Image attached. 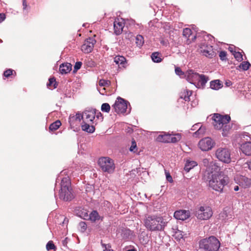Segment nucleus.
Wrapping results in <instances>:
<instances>
[{"mask_svg": "<svg viewBox=\"0 0 251 251\" xmlns=\"http://www.w3.org/2000/svg\"><path fill=\"white\" fill-rule=\"evenodd\" d=\"M208 185L213 190L222 192L225 186L228 183V178L219 172H211L208 176Z\"/></svg>", "mask_w": 251, "mask_h": 251, "instance_id": "nucleus-1", "label": "nucleus"}, {"mask_svg": "<svg viewBox=\"0 0 251 251\" xmlns=\"http://www.w3.org/2000/svg\"><path fill=\"white\" fill-rule=\"evenodd\" d=\"M144 223L146 228L151 231H162L166 226L163 218L156 215L146 216Z\"/></svg>", "mask_w": 251, "mask_h": 251, "instance_id": "nucleus-2", "label": "nucleus"}, {"mask_svg": "<svg viewBox=\"0 0 251 251\" xmlns=\"http://www.w3.org/2000/svg\"><path fill=\"white\" fill-rule=\"evenodd\" d=\"M58 176L56 180L61 181V189L59 192V198L65 201H71L73 198L72 189L71 186L70 179L68 176L59 178Z\"/></svg>", "mask_w": 251, "mask_h": 251, "instance_id": "nucleus-3", "label": "nucleus"}, {"mask_svg": "<svg viewBox=\"0 0 251 251\" xmlns=\"http://www.w3.org/2000/svg\"><path fill=\"white\" fill-rule=\"evenodd\" d=\"M220 245V241L213 236L203 239L200 242V248L205 251H219Z\"/></svg>", "mask_w": 251, "mask_h": 251, "instance_id": "nucleus-4", "label": "nucleus"}, {"mask_svg": "<svg viewBox=\"0 0 251 251\" xmlns=\"http://www.w3.org/2000/svg\"><path fill=\"white\" fill-rule=\"evenodd\" d=\"M99 165L104 172L111 174L114 172L115 168V164L112 159L108 157L100 158L98 161Z\"/></svg>", "mask_w": 251, "mask_h": 251, "instance_id": "nucleus-5", "label": "nucleus"}, {"mask_svg": "<svg viewBox=\"0 0 251 251\" xmlns=\"http://www.w3.org/2000/svg\"><path fill=\"white\" fill-rule=\"evenodd\" d=\"M243 143L240 146L242 152L246 155H251V135L248 132H244L241 135Z\"/></svg>", "mask_w": 251, "mask_h": 251, "instance_id": "nucleus-6", "label": "nucleus"}, {"mask_svg": "<svg viewBox=\"0 0 251 251\" xmlns=\"http://www.w3.org/2000/svg\"><path fill=\"white\" fill-rule=\"evenodd\" d=\"M217 158L225 163H229L231 162V152L226 148H219L215 152Z\"/></svg>", "mask_w": 251, "mask_h": 251, "instance_id": "nucleus-7", "label": "nucleus"}, {"mask_svg": "<svg viewBox=\"0 0 251 251\" xmlns=\"http://www.w3.org/2000/svg\"><path fill=\"white\" fill-rule=\"evenodd\" d=\"M213 215V212L210 207L201 206L196 211V216L198 219L201 220L209 219Z\"/></svg>", "mask_w": 251, "mask_h": 251, "instance_id": "nucleus-8", "label": "nucleus"}, {"mask_svg": "<svg viewBox=\"0 0 251 251\" xmlns=\"http://www.w3.org/2000/svg\"><path fill=\"white\" fill-rule=\"evenodd\" d=\"M212 118L214 121L213 124L214 128L218 130L221 129L226 122H229L230 120L229 116L227 115L223 116L218 113L214 114Z\"/></svg>", "mask_w": 251, "mask_h": 251, "instance_id": "nucleus-9", "label": "nucleus"}, {"mask_svg": "<svg viewBox=\"0 0 251 251\" xmlns=\"http://www.w3.org/2000/svg\"><path fill=\"white\" fill-rule=\"evenodd\" d=\"M128 105L130 107L129 103L121 97L117 99L115 103L113 105L115 111L117 113H125L126 112Z\"/></svg>", "mask_w": 251, "mask_h": 251, "instance_id": "nucleus-10", "label": "nucleus"}, {"mask_svg": "<svg viewBox=\"0 0 251 251\" xmlns=\"http://www.w3.org/2000/svg\"><path fill=\"white\" fill-rule=\"evenodd\" d=\"M189 76H192L198 80L199 87L203 88L207 81L209 80V77L204 75H200L197 73H194L193 70L188 72Z\"/></svg>", "mask_w": 251, "mask_h": 251, "instance_id": "nucleus-11", "label": "nucleus"}, {"mask_svg": "<svg viewBox=\"0 0 251 251\" xmlns=\"http://www.w3.org/2000/svg\"><path fill=\"white\" fill-rule=\"evenodd\" d=\"M214 145V142L211 138L205 137L199 141L198 146L202 151H208L213 148Z\"/></svg>", "mask_w": 251, "mask_h": 251, "instance_id": "nucleus-12", "label": "nucleus"}, {"mask_svg": "<svg viewBox=\"0 0 251 251\" xmlns=\"http://www.w3.org/2000/svg\"><path fill=\"white\" fill-rule=\"evenodd\" d=\"M96 116V112L95 109H86L83 112V121L82 122H88L91 125L94 124V120Z\"/></svg>", "mask_w": 251, "mask_h": 251, "instance_id": "nucleus-13", "label": "nucleus"}, {"mask_svg": "<svg viewBox=\"0 0 251 251\" xmlns=\"http://www.w3.org/2000/svg\"><path fill=\"white\" fill-rule=\"evenodd\" d=\"M96 41L93 38H89L86 39L83 44L81 46V50L85 53L91 52Z\"/></svg>", "mask_w": 251, "mask_h": 251, "instance_id": "nucleus-14", "label": "nucleus"}, {"mask_svg": "<svg viewBox=\"0 0 251 251\" xmlns=\"http://www.w3.org/2000/svg\"><path fill=\"white\" fill-rule=\"evenodd\" d=\"M235 182L243 188H249L251 186V179L242 175H237L235 177Z\"/></svg>", "mask_w": 251, "mask_h": 251, "instance_id": "nucleus-15", "label": "nucleus"}, {"mask_svg": "<svg viewBox=\"0 0 251 251\" xmlns=\"http://www.w3.org/2000/svg\"><path fill=\"white\" fill-rule=\"evenodd\" d=\"M200 49L202 55L209 58H213L216 54L212 46L203 45L201 46Z\"/></svg>", "mask_w": 251, "mask_h": 251, "instance_id": "nucleus-16", "label": "nucleus"}, {"mask_svg": "<svg viewBox=\"0 0 251 251\" xmlns=\"http://www.w3.org/2000/svg\"><path fill=\"white\" fill-rule=\"evenodd\" d=\"M174 217L182 221L186 220L190 217V212L185 210H180L176 211L174 214Z\"/></svg>", "mask_w": 251, "mask_h": 251, "instance_id": "nucleus-17", "label": "nucleus"}, {"mask_svg": "<svg viewBox=\"0 0 251 251\" xmlns=\"http://www.w3.org/2000/svg\"><path fill=\"white\" fill-rule=\"evenodd\" d=\"M122 21V19L117 18L114 22V32L116 35L120 34L123 31L124 24Z\"/></svg>", "mask_w": 251, "mask_h": 251, "instance_id": "nucleus-18", "label": "nucleus"}, {"mask_svg": "<svg viewBox=\"0 0 251 251\" xmlns=\"http://www.w3.org/2000/svg\"><path fill=\"white\" fill-rule=\"evenodd\" d=\"M91 125L90 123L88 122H82L81 124V128L82 130L85 131L88 133H93L95 131V126Z\"/></svg>", "mask_w": 251, "mask_h": 251, "instance_id": "nucleus-19", "label": "nucleus"}, {"mask_svg": "<svg viewBox=\"0 0 251 251\" xmlns=\"http://www.w3.org/2000/svg\"><path fill=\"white\" fill-rule=\"evenodd\" d=\"M72 70V65L70 63H63L60 65L59 71L61 74H66L69 73Z\"/></svg>", "mask_w": 251, "mask_h": 251, "instance_id": "nucleus-20", "label": "nucleus"}, {"mask_svg": "<svg viewBox=\"0 0 251 251\" xmlns=\"http://www.w3.org/2000/svg\"><path fill=\"white\" fill-rule=\"evenodd\" d=\"M197 165L198 164L196 161L190 160H187L185 164L184 170L187 173Z\"/></svg>", "mask_w": 251, "mask_h": 251, "instance_id": "nucleus-21", "label": "nucleus"}, {"mask_svg": "<svg viewBox=\"0 0 251 251\" xmlns=\"http://www.w3.org/2000/svg\"><path fill=\"white\" fill-rule=\"evenodd\" d=\"M114 61L116 64H118L119 66H121V67H125L126 59L123 56L118 55L115 56Z\"/></svg>", "mask_w": 251, "mask_h": 251, "instance_id": "nucleus-22", "label": "nucleus"}, {"mask_svg": "<svg viewBox=\"0 0 251 251\" xmlns=\"http://www.w3.org/2000/svg\"><path fill=\"white\" fill-rule=\"evenodd\" d=\"M81 120H83V112L82 114L80 113H77L75 116H70L69 119V122L71 125L75 121L80 122Z\"/></svg>", "mask_w": 251, "mask_h": 251, "instance_id": "nucleus-23", "label": "nucleus"}, {"mask_svg": "<svg viewBox=\"0 0 251 251\" xmlns=\"http://www.w3.org/2000/svg\"><path fill=\"white\" fill-rule=\"evenodd\" d=\"M210 86L212 89L218 90L222 87L223 84L220 80L216 79L210 82Z\"/></svg>", "mask_w": 251, "mask_h": 251, "instance_id": "nucleus-24", "label": "nucleus"}, {"mask_svg": "<svg viewBox=\"0 0 251 251\" xmlns=\"http://www.w3.org/2000/svg\"><path fill=\"white\" fill-rule=\"evenodd\" d=\"M192 94V91L188 90H184L182 92L180 95V98L183 99L185 101H189L190 100V97Z\"/></svg>", "mask_w": 251, "mask_h": 251, "instance_id": "nucleus-25", "label": "nucleus"}, {"mask_svg": "<svg viewBox=\"0 0 251 251\" xmlns=\"http://www.w3.org/2000/svg\"><path fill=\"white\" fill-rule=\"evenodd\" d=\"M170 140L171 135L169 134L159 135L157 138L158 141L164 143H170Z\"/></svg>", "mask_w": 251, "mask_h": 251, "instance_id": "nucleus-26", "label": "nucleus"}, {"mask_svg": "<svg viewBox=\"0 0 251 251\" xmlns=\"http://www.w3.org/2000/svg\"><path fill=\"white\" fill-rule=\"evenodd\" d=\"M173 236L177 241H180L183 238V232L177 228H173Z\"/></svg>", "mask_w": 251, "mask_h": 251, "instance_id": "nucleus-27", "label": "nucleus"}, {"mask_svg": "<svg viewBox=\"0 0 251 251\" xmlns=\"http://www.w3.org/2000/svg\"><path fill=\"white\" fill-rule=\"evenodd\" d=\"M100 217L99 216L98 212L96 210H93L89 215L88 219L92 222H96L99 220Z\"/></svg>", "mask_w": 251, "mask_h": 251, "instance_id": "nucleus-28", "label": "nucleus"}, {"mask_svg": "<svg viewBox=\"0 0 251 251\" xmlns=\"http://www.w3.org/2000/svg\"><path fill=\"white\" fill-rule=\"evenodd\" d=\"M151 58L155 63H159L162 61L161 55L158 52H153L151 55Z\"/></svg>", "mask_w": 251, "mask_h": 251, "instance_id": "nucleus-29", "label": "nucleus"}, {"mask_svg": "<svg viewBox=\"0 0 251 251\" xmlns=\"http://www.w3.org/2000/svg\"><path fill=\"white\" fill-rule=\"evenodd\" d=\"M206 130V128L204 126H201L199 129H197V130L194 133L193 136L197 137L201 135H203L204 133H205Z\"/></svg>", "mask_w": 251, "mask_h": 251, "instance_id": "nucleus-30", "label": "nucleus"}, {"mask_svg": "<svg viewBox=\"0 0 251 251\" xmlns=\"http://www.w3.org/2000/svg\"><path fill=\"white\" fill-rule=\"evenodd\" d=\"M61 125V123L60 121L59 120H57L50 125L49 129L51 131H54L57 130Z\"/></svg>", "mask_w": 251, "mask_h": 251, "instance_id": "nucleus-31", "label": "nucleus"}, {"mask_svg": "<svg viewBox=\"0 0 251 251\" xmlns=\"http://www.w3.org/2000/svg\"><path fill=\"white\" fill-rule=\"evenodd\" d=\"M228 123L229 122H226V124L223 125V126L222 128L223 130L222 134L224 136H226L227 135L228 131L231 128Z\"/></svg>", "mask_w": 251, "mask_h": 251, "instance_id": "nucleus-32", "label": "nucleus"}, {"mask_svg": "<svg viewBox=\"0 0 251 251\" xmlns=\"http://www.w3.org/2000/svg\"><path fill=\"white\" fill-rule=\"evenodd\" d=\"M57 83L54 78H50L49 82L47 83L48 87H50V89H54L57 87Z\"/></svg>", "mask_w": 251, "mask_h": 251, "instance_id": "nucleus-33", "label": "nucleus"}, {"mask_svg": "<svg viewBox=\"0 0 251 251\" xmlns=\"http://www.w3.org/2000/svg\"><path fill=\"white\" fill-rule=\"evenodd\" d=\"M144 43V38L141 35H138L136 37V44L137 46L141 47Z\"/></svg>", "mask_w": 251, "mask_h": 251, "instance_id": "nucleus-34", "label": "nucleus"}, {"mask_svg": "<svg viewBox=\"0 0 251 251\" xmlns=\"http://www.w3.org/2000/svg\"><path fill=\"white\" fill-rule=\"evenodd\" d=\"M251 66V64L248 61H243L238 66L244 71L248 70Z\"/></svg>", "mask_w": 251, "mask_h": 251, "instance_id": "nucleus-35", "label": "nucleus"}, {"mask_svg": "<svg viewBox=\"0 0 251 251\" xmlns=\"http://www.w3.org/2000/svg\"><path fill=\"white\" fill-rule=\"evenodd\" d=\"M100 244L103 249V251H113V250L111 249V245L110 244L103 243L101 240Z\"/></svg>", "mask_w": 251, "mask_h": 251, "instance_id": "nucleus-36", "label": "nucleus"}, {"mask_svg": "<svg viewBox=\"0 0 251 251\" xmlns=\"http://www.w3.org/2000/svg\"><path fill=\"white\" fill-rule=\"evenodd\" d=\"M181 138V135L179 133L176 134L174 137L171 136L170 143H176L180 141Z\"/></svg>", "mask_w": 251, "mask_h": 251, "instance_id": "nucleus-37", "label": "nucleus"}, {"mask_svg": "<svg viewBox=\"0 0 251 251\" xmlns=\"http://www.w3.org/2000/svg\"><path fill=\"white\" fill-rule=\"evenodd\" d=\"M231 212H227V210H224L223 213L221 214V215L223 217H225L227 220L232 218V215L230 213Z\"/></svg>", "mask_w": 251, "mask_h": 251, "instance_id": "nucleus-38", "label": "nucleus"}, {"mask_svg": "<svg viewBox=\"0 0 251 251\" xmlns=\"http://www.w3.org/2000/svg\"><path fill=\"white\" fill-rule=\"evenodd\" d=\"M235 58L239 62H241L243 60L242 53L239 51H234L233 53Z\"/></svg>", "mask_w": 251, "mask_h": 251, "instance_id": "nucleus-39", "label": "nucleus"}, {"mask_svg": "<svg viewBox=\"0 0 251 251\" xmlns=\"http://www.w3.org/2000/svg\"><path fill=\"white\" fill-rule=\"evenodd\" d=\"M101 110L103 112H109L110 110V105L107 103H104L101 105Z\"/></svg>", "mask_w": 251, "mask_h": 251, "instance_id": "nucleus-40", "label": "nucleus"}, {"mask_svg": "<svg viewBox=\"0 0 251 251\" xmlns=\"http://www.w3.org/2000/svg\"><path fill=\"white\" fill-rule=\"evenodd\" d=\"M192 34V31L190 28H186L183 29V35L186 38H189Z\"/></svg>", "mask_w": 251, "mask_h": 251, "instance_id": "nucleus-41", "label": "nucleus"}, {"mask_svg": "<svg viewBox=\"0 0 251 251\" xmlns=\"http://www.w3.org/2000/svg\"><path fill=\"white\" fill-rule=\"evenodd\" d=\"M99 85L100 86H102V87L109 86L110 84V82L109 80H104V79H100L99 81Z\"/></svg>", "mask_w": 251, "mask_h": 251, "instance_id": "nucleus-42", "label": "nucleus"}, {"mask_svg": "<svg viewBox=\"0 0 251 251\" xmlns=\"http://www.w3.org/2000/svg\"><path fill=\"white\" fill-rule=\"evenodd\" d=\"M89 215L88 214V212L86 210L83 209V210L81 211V213H80L79 216L84 219H88Z\"/></svg>", "mask_w": 251, "mask_h": 251, "instance_id": "nucleus-43", "label": "nucleus"}, {"mask_svg": "<svg viewBox=\"0 0 251 251\" xmlns=\"http://www.w3.org/2000/svg\"><path fill=\"white\" fill-rule=\"evenodd\" d=\"M55 246L53 243V242L51 241H49L46 245V249L47 250L49 251L50 250L54 249L55 248Z\"/></svg>", "mask_w": 251, "mask_h": 251, "instance_id": "nucleus-44", "label": "nucleus"}, {"mask_svg": "<svg viewBox=\"0 0 251 251\" xmlns=\"http://www.w3.org/2000/svg\"><path fill=\"white\" fill-rule=\"evenodd\" d=\"M137 145L135 140H132L131 142V145L129 148V151L131 152H135V150L136 149Z\"/></svg>", "mask_w": 251, "mask_h": 251, "instance_id": "nucleus-45", "label": "nucleus"}, {"mask_svg": "<svg viewBox=\"0 0 251 251\" xmlns=\"http://www.w3.org/2000/svg\"><path fill=\"white\" fill-rule=\"evenodd\" d=\"M226 52L225 51H221L219 53V57L220 59L223 60H226Z\"/></svg>", "mask_w": 251, "mask_h": 251, "instance_id": "nucleus-46", "label": "nucleus"}, {"mask_svg": "<svg viewBox=\"0 0 251 251\" xmlns=\"http://www.w3.org/2000/svg\"><path fill=\"white\" fill-rule=\"evenodd\" d=\"M13 70L12 69H8L4 72L3 75L6 77H9L11 75H12Z\"/></svg>", "mask_w": 251, "mask_h": 251, "instance_id": "nucleus-47", "label": "nucleus"}, {"mask_svg": "<svg viewBox=\"0 0 251 251\" xmlns=\"http://www.w3.org/2000/svg\"><path fill=\"white\" fill-rule=\"evenodd\" d=\"M82 64L81 62H76L74 66V71H77L79 70L81 68Z\"/></svg>", "mask_w": 251, "mask_h": 251, "instance_id": "nucleus-48", "label": "nucleus"}, {"mask_svg": "<svg viewBox=\"0 0 251 251\" xmlns=\"http://www.w3.org/2000/svg\"><path fill=\"white\" fill-rule=\"evenodd\" d=\"M176 74L181 76L184 75V73L181 71V69L179 67H176L175 68Z\"/></svg>", "mask_w": 251, "mask_h": 251, "instance_id": "nucleus-49", "label": "nucleus"}, {"mask_svg": "<svg viewBox=\"0 0 251 251\" xmlns=\"http://www.w3.org/2000/svg\"><path fill=\"white\" fill-rule=\"evenodd\" d=\"M79 226L81 227V230L82 231H85L86 229L87 226L85 222H81L79 223Z\"/></svg>", "mask_w": 251, "mask_h": 251, "instance_id": "nucleus-50", "label": "nucleus"}, {"mask_svg": "<svg viewBox=\"0 0 251 251\" xmlns=\"http://www.w3.org/2000/svg\"><path fill=\"white\" fill-rule=\"evenodd\" d=\"M201 123H197L193 126L191 128V130H195L197 128L199 129V127L201 126Z\"/></svg>", "mask_w": 251, "mask_h": 251, "instance_id": "nucleus-51", "label": "nucleus"}, {"mask_svg": "<svg viewBox=\"0 0 251 251\" xmlns=\"http://www.w3.org/2000/svg\"><path fill=\"white\" fill-rule=\"evenodd\" d=\"M5 19V15L4 13H0V23L3 21Z\"/></svg>", "mask_w": 251, "mask_h": 251, "instance_id": "nucleus-52", "label": "nucleus"}, {"mask_svg": "<svg viewBox=\"0 0 251 251\" xmlns=\"http://www.w3.org/2000/svg\"><path fill=\"white\" fill-rule=\"evenodd\" d=\"M202 163L205 166H207L209 164V160L207 158H204L202 160Z\"/></svg>", "mask_w": 251, "mask_h": 251, "instance_id": "nucleus-53", "label": "nucleus"}, {"mask_svg": "<svg viewBox=\"0 0 251 251\" xmlns=\"http://www.w3.org/2000/svg\"><path fill=\"white\" fill-rule=\"evenodd\" d=\"M235 46H230V47H229V48H228V50H229V51H230L231 52H232V54H233V53H234V51H236L235 50Z\"/></svg>", "mask_w": 251, "mask_h": 251, "instance_id": "nucleus-54", "label": "nucleus"}, {"mask_svg": "<svg viewBox=\"0 0 251 251\" xmlns=\"http://www.w3.org/2000/svg\"><path fill=\"white\" fill-rule=\"evenodd\" d=\"M166 178L168 181L172 182L173 181L172 177L169 173L166 174Z\"/></svg>", "mask_w": 251, "mask_h": 251, "instance_id": "nucleus-55", "label": "nucleus"}, {"mask_svg": "<svg viewBox=\"0 0 251 251\" xmlns=\"http://www.w3.org/2000/svg\"><path fill=\"white\" fill-rule=\"evenodd\" d=\"M23 10H25L27 7L26 0H23Z\"/></svg>", "mask_w": 251, "mask_h": 251, "instance_id": "nucleus-56", "label": "nucleus"}, {"mask_svg": "<svg viewBox=\"0 0 251 251\" xmlns=\"http://www.w3.org/2000/svg\"><path fill=\"white\" fill-rule=\"evenodd\" d=\"M225 84L227 86H230V85H232V82L228 80L227 81H226Z\"/></svg>", "mask_w": 251, "mask_h": 251, "instance_id": "nucleus-57", "label": "nucleus"}, {"mask_svg": "<svg viewBox=\"0 0 251 251\" xmlns=\"http://www.w3.org/2000/svg\"><path fill=\"white\" fill-rule=\"evenodd\" d=\"M248 168L251 170V160L247 162Z\"/></svg>", "mask_w": 251, "mask_h": 251, "instance_id": "nucleus-58", "label": "nucleus"}, {"mask_svg": "<svg viewBox=\"0 0 251 251\" xmlns=\"http://www.w3.org/2000/svg\"><path fill=\"white\" fill-rule=\"evenodd\" d=\"M125 231L128 234V235H130V234H131V231L129 229H127V230H126Z\"/></svg>", "mask_w": 251, "mask_h": 251, "instance_id": "nucleus-59", "label": "nucleus"}, {"mask_svg": "<svg viewBox=\"0 0 251 251\" xmlns=\"http://www.w3.org/2000/svg\"><path fill=\"white\" fill-rule=\"evenodd\" d=\"M234 190L235 191H238V190H239V187H238V186H234Z\"/></svg>", "mask_w": 251, "mask_h": 251, "instance_id": "nucleus-60", "label": "nucleus"}, {"mask_svg": "<svg viewBox=\"0 0 251 251\" xmlns=\"http://www.w3.org/2000/svg\"><path fill=\"white\" fill-rule=\"evenodd\" d=\"M100 117H101V113L100 112H99L98 113V114L97 115V118H99V117H100Z\"/></svg>", "mask_w": 251, "mask_h": 251, "instance_id": "nucleus-61", "label": "nucleus"}, {"mask_svg": "<svg viewBox=\"0 0 251 251\" xmlns=\"http://www.w3.org/2000/svg\"><path fill=\"white\" fill-rule=\"evenodd\" d=\"M161 43L163 45H164L165 44V42L164 41H161Z\"/></svg>", "mask_w": 251, "mask_h": 251, "instance_id": "nucleus-62", "label": "nucleus"}, {"mask_svg": "<svg viewBox=\"0 0 251 251\" xmlns=\"http://www.w3.org/2000/svg\"><path fill=\"white\" fill-rule=\"evenodd\" d=\"M130 109H131V108L130 107L129 109V110L128 111V113H129L130 111Z\"/></svg>", "mask_w": 251, "mask_h": 251, "instance_id": "nucleus-63", "label": "nucleus"}, {"mask_svg": "<svg viewBox=\"0 0 251 251\" xmlns=\"http://www.w3.org/2000/svg\"><path fill=\"white\" fill-rule=\"evenodd\" d=\"M66 239H67V238H66V239H65V240H64L63 241V242H64V243H66L65 240H66Z\"/></svg>", "mask_w": 251, "mask_h": 251, "instance_id": "nucleus-64", "label": "nucleus"}]
</instances>
